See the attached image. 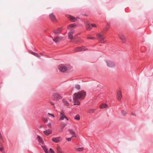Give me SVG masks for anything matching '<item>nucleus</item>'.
<instances>
[{"instance_id":"f257e3e1","label":"nucleus","mask_w":153,"mask_h":153,"mask_svg":"<svg viewBox=\"0 0 153 153\" xmlns=\"http://www.w3.org/2000/svg\"><path fill=\"white\" fill-rule=\"evenodd\" d=\"M86 94V92L83 90L76 93L74 94L73 100L74 105H79L80 102L79 100H83L85 98Z\"/></svg>"},{"instance_id":"f03ea898","label":"nucleus","mask_w":153,"mask_h":153,"mask_svg":"<svg viewBox=\"0 0 153 153\" xmlns=\"http://www.w3.org/2000/svg\"><path fill=\"white\" fill-rule=\"evenodd\" d=\"M76 26L75 24H73L70 25L68 27V29L70 30L68 33V38L71 40L73 39V34L75 32L74 29L76 27Z\"/></svg>"},{"instance_id":"7ed1b4c3","label":"nucleus","mask_w":153,"mask_h":153,"mask_svg":"<svg viewBox=\"0 0 153 153\" xmlns=\"http://www.w3.org/2000/svg\"><path fill=\"white\" fill-rule=\"evenodd\" d=\"M59 116L60 117L59 118V120H63L64 119H66L67 120H68V119L65 115V113L63 111H61Z\"/></svg>"},{"instance_id":"20e7f679","label":"nucleus","mask_w":153,"mask_h":153,"mask_svg":"<svg viewBox=\"0 0 153 153\" xmlns=\"http://www.w3.org/2000/svg\"><path fill=\"white\" fill-rule=\"evenodd\" d=\"M97 36L98 37V39L100 43H103L104 42L105 38L102 34L100 33H98L97 34Z\"/></svg>"},{"instance_id":"39448f33","label":"nucleus","mask_w":153,"mask_h":153,"mask_svg":"<svg viewBox=\"0 0 153 153\" xmlns=\"http://www.w3.org/2000/svg\"><path fill=\"white\" fill-rule=\"evenodd\" d=\"M106 63L108 67L110 68H113L115 66V64L111 60H107Z\"/></svg>"},{"instance_id":"423d86ee","label":"nucleus","mask_w":153,"mask_h":153,"mask_svg":"<svg viewBox=\"0 0 153 153\" xmlns=\"http://www.w3.org/2000/svg\"><path fill=\"white\" fill-rule=\"evenodd\" d=\"M53 100L55 101H58L59 100L61 99L62 97L59 94L55 93L53 95Z\"/></svg>"},{"instance_id":"0eeeda50","label":"nucleus","mask_w":153,"mask_h":153,"mask_svg":"<svg viewBox=\"0 0 153 153\" xmlns=\"http://www.w3.org/2000/svg\"><path fill=\"white\" fill-rule=\"evenodd\" d=\"M62 140L61 137H54L52 138V141L54 143H59Z\"/></svg>"},{"instance_id":"6e6552de","label":"nucleus","mask_w":153,"mask_h":153,"mask_svg":"<svg viewBox=\"0 0 153 153\" xmlns=\"http://www.w3.org/2000/svg\"><path fill=\"white\" fill-rule=\"evenodd\" d=\"M58 69L59 71L62 72H65L68 69L64 65L59 66L58 67Z\"/></svg>"},{"instance_id":"1a4fd4ad","label":"nucleus","mask_w":153,"mask_h":153,"mask_svg":"<svg viewBox=\"0 0 153 153\" xmlns=\"http://www.w3.org/2000/svg\"><path fill=\"white\" fill-rule=\"evenodd\" d=\"M122 97V94L121 91H118L117 92V100L119 101L121 100Z\"/></svg>"},{"instance_id":"9d476101","label":"nucleus","mask_w":153,"mask_h":153,"mask_svg":"<svg viewBox=\"0 0 153 153\" xmlns=\"http://www.w3.org/2000/svg\"><path fill=\"white\" fill-rule=\"evenodd\" d=\"M49 16L52 22H56V16L53 13H51L50 14Z\"/></svg>"},{"instance_id":"9b49d317","label":"nucleus","mask_w":153,"mask_h":153,"mask_svg":"<svg viewBox=\"0 0 153 153\" xmlns=\"http://www.w3.org/2000/svg\"><path fill=\"white\" fill-rule=\"evenodd\" d=\"M67 17L72 22H75L77 20V18L71 15H68Z\"/></svg>"},{"instance_id":"f8f14e48","label":"nucleus","mask_w":153,"mask_h":153,"mask_svg":"<svg viewBox=\"0 0 153 153\" xmlns=\"http://www.w3.org/2000/svg\"><path fill=\"white\" fill-rule=\"evenodd\" d=\"M87 50L85 48L83 47H77L75 49L76 52L81 51H84Z\"/></svg>"},{"instance_id":"ddd939ff","label":"nucleus","mask_w":153,"mask_h":153,"mask_svg":"<svg viewBox=\"0 0 153 153\" xmlns=\"http://www.w3.org/2000/svg\"><path fill=\"white\" fill-rule=\"evenodd\" d=\"M68 131L70 132L71 134L73 135L72 136V137H76V135L75 132L73 130L69 129H68Z\"/></svg>"},{"instance_id":"4468645a","label":"nucleus","mask_w":153,"mask_h":153,"mask_svg":"<svg viewBox=\"0 0 153 153\" xmlns=\"http://www.w3.org/2000/svg\"><path fill=\"white\" fill-rule=\"evenodd\" d=\"M44 134L48 136L52 133V131L51 130H48L44 131Z\"/></svg>"},{"instance_id":"2eb2a0df","label":"nucleus","mask_w":153,"mask_h":153,"mask_svg":"<svg viewBox=\"0 0 153 153\" xmlns=\"http://www.w3.org/2000/svg\"><path fill=\"white\" fill-rule=\"evenodd\" d=\"M56 150L57 153H64L59 146H58L57 147Z\"/></svg>"},{"instance_id":"dca6fc26","label":"nucleus","mask_w":153,"mask_h":153,"mask_svg":"<svg viewBox=\"0 0 153 153\" xmlns=\"http://www.w3.org/2000/svg\"><path fill=\"white\" fill-rule=\"evenodd\" d=\"M62 30V28H59L57 29V30H54V33L56 34H58L60 33Z\"/></svg>"},{"instance_id":"f3484780","label":"nucleus","mask_w":153,"mask_h":153,"mask_svg":"<svg viewBox=\"0 0 153 153\" xmlns=\"http://www.w3.org/2000/svg\"><path fill=\"white\" fill-rule=\"evenodd\" d=\"M108 106L107 104H102L100 105V108L101 109H104L106 108Z\"/></svg>"},{"instance_id":"a211bd4d","label":"nucleus","mask_w":153,"mask_h":153,"mask_svg":"<svg viewBox=\"0 0 153 153\" xmlns=\"http://www.w3.org/2000/svg\"><path fill=\"white\" fill-rule=\"evenodd\" d=\"M78 152H81L83 151L84 150L83 147L77 148L75 149Z\"/></svg>"},{"instance_id":"6ab92c4d","label":"nucleus","mask_w":153,"mask_h":153,"mask_svg":"<svg viewBox=\"0 0 153 153\" xmlns=\"http://www.w3.org/2000/svg\"><path fill=\"white\" fill-rule=\"evenodd\" d=\"M86 28L87 30H89L91 29V26L89 24L87 23L86 25Z\"/></svg>"},{"instance_id":"aec40b11","label":"nucleus","mask_w":153,"mask_h":153,"mask_svg":"<svg viewBox=\"0 0 153 153\" xmlns=\"http://www.w3.org/2000/svg\"><path fill=\"white\" fill-rule=\"evenodd\" d=\"M62 37L54 38L53 39V40L55 42H58L59 41V40L60 39H62Z\"/></svg>"},{"instance_id":"412c9836","label":"nucleus","mask_w":153,"mask_h":153,"mask_svg":"<svg viewBox=\"0 0 153 153\" xmlns=\"http://www.w3.org/2000/svg\"><path fill=\"white\" fill-rule=\"evenodd\" d=\"M30 53L33 55L34 56H36V57L38 58H40V56L37 53H35V52H33L32 51H30Z\"/></svg>"},{"instance_id":"4be33fe9","label":"nucleus","mask_w":153,"mask_h":153,"mask_svg":"<svg viewBox=\"0 0 153 153\" xmlns=\"http://www.w3.org/2000/svg\"><path fill=\"white\" fill-rule=\"evenodd\" d=\"M42 147L45 153H49V152L48 151V149L45 146H42Z\"/></svg>"},{"instance_id":"5701e85b","label":"nucleus","mask_w":153,"mask_h":153,"mask_svg":"<svg viewBox=\"0 0 153 153\" xmlns=\"http://www.w3.org/2000/svg\"><path fill=\"white\" fill-rule=\"evenodd\" d=\"M63 102L65 105L66 106H68L69 105V103L68 102L65 100L63 99L62 100Z\"/></svg>"},{"instance_id":"b1692460","label":"nucleus","mask_w":153,"mask_h":153,"mask_svg":"<svg viewBox=\"0 0 153 153\" xmlns=\"http://www.w3.org/2000/svg\"><path fill=\"white\" fill-rule=\"evenodd\" d=\"M37 138L39 142H40L42 144L44 143V142L42 139L39 136H37Z\"/></svg>"},{"instance_id":"393cba45","label":"nucleus","mask_w":153,"mask_h":153,"mask_svg":"<svg viewBox=\"0 0 153 153\" xmlns=\"http://www.w3.org/2000/svg\"><path fill=\"white\" fill-rule=\"evenodd\" d=\"M95 109H91L89 110L88 111V113H94L95 111Z\"/></svg>"},{"instance_id":"a878e982","label":"nucleus","mask_w":153,"mask_h":153,"mask_svg":"<svg viewBox=\"0 0 153 153\" xmlns=\"http://www.w3.org/2000/svg\"><path fill=\"white\" fill-rule=\"evenodd\" d=\"M120 38L123 42H124L126 40L125 37L123 35L120 36Z\"/></svg>"},{"instance_id":"bb28decb","label":"nucleus","mask_w":153,"mask_h":153,"mask_svg":"<svg viewBox=\"0 0 153 153\" xmlns=\"http://www.w3.org/2000/svg\"><path fill=\"white\" fill-rule=\"evenodd\" d=\"M74 119L76 120H79L80 119V117L79 115H76L74 118Z\"/></svg>"},{"instance_id":"cd10ccee","label":"nucleus","mask_w":153,"mask_h":153,"mask_svg":"<svg viewBox=\"0 0 153 153\" xmlns=\"http://www.w3.org/2000/svg\"><path fill=\"white\" fill-rule=\"evenodd\" d=\"M87 39H95V38L92 36H91L90 35H88L87 37Z\"/></svg>"},{"instance_id":"c85d7f7f","label":"nucleus","mask_w":153,"mask_h":153,"mask_svg":"<svg viewBox=\"0 0 153 153\" xmlns=\"http://www.w3.org/2000/svg\"><path fill=\"white\" fill-rule=\"evenodd\" d=\"M75 88L76 89H77L78 90H79L80 89V85H76L75 86Z\"/></svg>"},{"instance_id":"c756f323","label":"nucleus","mask_w":153,"mask_h":153,"mask_svg":"<svg viewBox=\"0 0 153 153\" xmlns=\"http://www.w3.org/2000/svg\"><path fill=\"white\" fill-rule=\"evenodd\" d=\"M121 114L124 116H125L126 114V112L125 111H124V110L122 111H121Z\"/></svg>"},{"instance_id":"7c9ffc66","label":"nucleus","mask_w":153,"mask_h":153,"mask_svg":"<svg viewBox=\"0 0 153 153\" xmlns=\"http://www.w3.org/2000/svg\"><path fill=\"white\" fill-rule=\"evenodd\" d=\"M49 153H55V152L53 151V150L51 148H50L49 149Z\"/></svg>"},{"instance_id":"2f4dec72","label":"nucleus","mask_w":153,"mask_h":153,"mask_svg":"<svg viewBox=\"0 0 153 153\" xmlns=\"http://www.w3.org/2000/svg\"><path fill=\"white\" fill-rule=\"evenodd\" d=\"M73 137H72V136L71 137L67 138H66V140L68 142H70L71 141L72 138Z\"/></svg>"},{"instance_id":"473e14b6","label":"nucleus","mask_w":153,"mask_h":153,"mask_svg":"<svg viewBox=\"0 0 153 153\" xmlns=\"http://www.w3.org/2000/svg\"><path fill=\"white\" fill-rule=\"evenodd\" d=\"M43 121L45 123H47L48 121V120L47 118H45L43 119Z\"/></svg>"},{"instance_id":"72a5a7b5","label":"nucleus","mask_w":153,"mask_h":153,"mask_svg":"<svg viewBox=\"0 0 153 153\" xmlns=\"http://www.w3.org/2000/svg\"><path fill=\"white\" fill-rule=\"evenodd\" d=\"M48 114L50 116H52V117H55V116L54 115V114H51V113H48Z\"/></svg>"},{"instance_id":"f704fd0d","label":"nucleus","mask_w":153,"mask_h":153,"mask_svg":"<svg viewBox=\"0 0 153 153\" xmlns=\"http://www.w3.org/2000/svg\"><path fill=\"white\" fill-rule=\"evenodd\" d=\"M0 139L2 141H3V137L0 132Z\"/></svg>"},{"instance_id":"c9c22d12","label":"nucleus","mask_w":153,"mask_h":153,"mask_svg":"<svg viewBox=\"0 0 153 153\" xmlns=\"http://www.w3.org/2000/svg\"><path fill=\"white\" fill-rule=\"evenodd\" d=\"M91 26L92 27H96V25L94 24H92L91 25Z\"/></svg>"},{"instance_id":"e433bc0d","label":"nucleus","mask_w":153,"mask_h":153,"mask_svg":"<svg viewBox=\"0 0 153 153\" xmlns=\"http://www.w3.org/2000/svg\"><path fill=\"white\" fill-rule=\"evenodd\" d=\"M67 125V123H64L62 124V126H63V127H65Z\"/></svg>"},{"instance_id":"4c0bfd02","label":"nucleus","mask_w":153,"mask_h":153,"mask_svg":"<svg viewBox=\"0 0 153 153\" xmlns=\"http://www.w3.org/2000/svg\"><path fill=\"white\" fill-rule=\"evenodd\" d=\"M48 126L49 127H51V124L50 123H48L47 124Z\"/></svg>"},{"instance_id":"58836bf2","label":"nucleus","mask_w":153,"mask_h":153,"mask_svg":"<svg viewBox=\"0 0 153 153\" xmlns=\"http://www.w3.org/2000/svg\"><path fill=\"white\" fill-rule=\"evenodd\" d=\"M4 150V148L3 147H1L0 148V151H3Z\"/></svg>"},{"instance_id":"ea45409f","label":"nucleus","mask_w":153,"mask_h":153,"mask_svg":"<svg viewBox=\"0 0 153 153\" xmlns=\"http://www.w3.org/2000/svg\"><path fill=\"white\" fill-rule=\"evenodd\" d=\"M50 103L53 105H54V103L52 102H51Z\"/></svg>"},{"instance_id":"a19ab883","label":"nucleus","mask_w":153,"mask_h":153,"mask_svg":"<svg viewBox=\"0 0 153 153\" xmlns=\"http://www.w3.org/2000/svg\"><path fill=\"white\" fill-rule=\"evenodd\" d=\"M64 128V127H63V126H62V128H61V131H62V130H63V129Z\"/></svg>"},{"instance_id":"79ce46f5","label":"nucleus","mask_w":153,"mask_h":153,"mask_svg":"<svg viewBox=\"0 0 153 153\" xmlns=\"http://www.w3.org/2000/svg\"><path fill=\"white\" fill-rule=\"evenodd\" d=\"M64 128V127H63V126H62V128H61V131H62V130H63V129Z\"/></svg>"},{"instance_id":"37998d69","label":"nucleus","mask_w":153,"mask_h":153,"mask_svg":"<svg viewBox=\"0 0 153 153\" xmlns=\"http://www.w3.org/2000/svg\"><path fill=\"white\" fill-rule=\"evenodd\" d=\"M83 42V41H82H82H81V42Z\"/></svg>"},{"instance_id":"c03bdc74","label":"nucleus","mask_w":153,"mask_h":153,"mask_svg":"<svg viewBox=\"0 0 153 153\" xmlns=\"http://www.w3.org/2000/svg\"><path fill=\"white\" fill-rule=\"evenodd\" d=\"M3 153H4V152H3Z\"/></svg>"}]
</instances>
